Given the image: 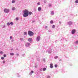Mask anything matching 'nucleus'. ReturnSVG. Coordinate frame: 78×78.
Returning a JSON list of instances; mask_svg holds the SVG:
<instances>
[{"label": "nucleus", "instance_id": "1", "mask_svg": "<svg viewBox=\"0 0 78 78\" xmlns=\"http://www.w3.org/2000/svg\"><path fill=\"white\" fill-rule=\"evenodd\" d=\"M24 14L23 15V17H26L27 16H28V15L29 14V12L28 10L27 9H25L24 10L23 12Z\"/></svg>", "mask_w": 78, "mask_h": 78}, {"label": "nucleus", "instance_id": "2", "mask_svg": "<svg viewBox=\"0 0 78 78\" xmlns=\"http://www.w3.org/2000/svg\"><path fill=\"white\" fill-rule=\"evenodd\" d=\"M28 34L30 36H32L34 34V33L33 32L30 30L28 31Z\"/></svg>", "mask_w": 78, "mask_h": 78}, {"label": "nucleus", "instance_id": "3", "mask_svg": "<svg viewBox=\"0 0 78 78\" xmlns=\"http://www.w3.org/2000/svg\"><path fill=\"white\" fill-rule=\"evenodd\" d=\"M4 11L5 12H8L9 11V9H4Z\"/></svg>", "mask_w": 78, "mask_h": 78}, {"label": "nucleus", "instance_id": "4", "mask_svg": "<svg viewBox=\"0 0 78 78\" xmlns=\"http://www.w3.org/2000/svg\"><path fill=\"white\" fill-rule=\"evenodd\" d=\"M75 32H76V30L75 29H73L72 30V34H73L75 33Z\"/></svg>", "mask_w": 78, "mask_h": 78}, {"label": "nucleus", "instance_id": "5", "mask_svg": "<svg viewBox=\"0 0 78 78\" xmlns=\"http://www.w3.org/2000/svg\"><path fill=\"white\" fill-rule=\"evenodd\" d=\"M29 45H30V44L28 43H27L26 44V47H28V46H29Z\"/></svg>", "mask_w": 78, "mask_h": 78}, {"label": "nucleus", "instance_id": "6", "mask_svg": "<svg viewBox=\"0 0 78 78\" xmlns=\"http://www.w3.org/2000/svg\"><path fill=\"white\" fill-rule=\"evenodd\" d=\"M37 41H39L40 40V37H37Z\"/></svg>", "mask_w": 78, "mask_h": 78}, {"label": "nucleus", "instance_id": "7", "mask_svg": "<svg viewBox=\"0 0 78 78\" xmlns=\"http://www.w3.org/2000/svg\"><path fill=\"white\" fill-rule=\"evenodd\" d=\"M42 8L41 7H39L38 8V9L39 11H41Z\"/></svg>", "mask_w": 78, "mask_h": 78}, {"label": "nucleus", "instance_id": "8", "mask_svg": "<svg viewBox=\"0 0 78 78\" xmlns=\"http://www.w3.org/2000/svg\"><path fill=\"white\" fill-rule=\"evenodd\" d=\"M32 40H33V39L31 38H29L28 39V41H32Z\"/></svg>", "mask_w": 78, "mask_h": 78}, {"label": "nucleus", "instance_id": "9", "mask_svg": "<svg viewBox=\"0 0 78 78\" xmlns=\"http://www.w3.org/2000/svg\"><path fill=\"white\" fill-rule=\"evenodd\" d=\"M53 64L51 63V64H50V68H53Z\"/></svg>", "mask_w": 78, "mask_h": 78}, {"label": "nucleus", "instance_id": "10", "mask_svg": "<svg viewBox=\"0 0 78 78\" xmlns=\"http://www.w3.org/2000/svg\"><path fill=\"white\" fill-rule=\"evenodd\" d=\"M43 71H45V70H46V68H44L43 69Z\"/></svg>", "mask_w": 78, "mask_h": 78}, {"label": "nucleus", "instance_id": "11", "mask_svg": "<svg viewBox=\"0 0 78 78\" xmlns=\"http://www.w3.org/2000/svg\"><path fill=\"white\" fill-rule=\"evenodd\" d=\"M10 55H11V56H13V55H14V53H10Z\"/></svg>", "mask_w": 78, "mask_h": 78}, {"label": "nucleus", "instance_id": "12", "mask_svg": "<svg viewBox=\"0 0 78 78\" xmlns=\"http://www.w3.org/2000/svg\"><path fill=\"white\" fill-rule=\"evenodd\" d=\"M50 23L51 24L53 23V21L52 20H51L50 21Z\"/></svg>", "mask_w": 78, "mask_h": 78}, {"label": "nucleus", "instance_id": "13", "mask_svg": "<svg viewBox=\"0 0 78 78\" xmlns=\"http://www.w3.org/2000/svg\"><path fill=\"white\" fill-rule=\"evenodd\" d=\"M29 14H30V15H31V14H32V12H30Z\"/></svg>", "mask_w": 78, "mask_h": 78}, {"label": "nucleus", "instance_id": "14", "mask_svg": "<svg viewBox=\"0 0 78 78\" xmlns=\"http://www.w3.org/2000/svg\"><path fill=\"white\" fill-rule=\"evenodd\" d=\"M7 25L8 26H9V25H10V23H7Z\"/></svg>", "mask_w": 78, "mask_h": 78}, {"label": "nucleus", "instance_id": "15", "mask_svg": "<svg viewBox=\"0 0 78 78\" xmlns=\"http://www.w3.org/2000/svg\"><path fill=\"white\" fill-rule=\"evenodd\" d=\"M75 3H78V0H76L75 1Z\"/></svg>", "mask_w": 78, "mask_h": 78}, {"label": "nucleus", "instance_id": "16", "mask_svg": "<svg viewBox=\"0 0 78 78\" xmlns=\"http://www.w3.org/2000/svg\"><path fill=\"white\" fill-rule=\"evenodd\" d=\"M16 9V8L15 7L12 8V10H15Z\"/></svg>", "mask_w": 78, "mask_h": 78}, {"label": "nucleus", "instance_id": "17", "mask_svg": "<svg viewBox=\"0 0 78 78\" xmlns=\"http://www.w3.org/2000/svg\"><path fill=\"white\" fill-rule=\"evenodd\" d=\"M51 14H52V15H53V14H54V12H51Z\"/></svg>", "mask_w": 78, "mask_h": 78}, {"label": "nucleus", "instance_id": "18", "mask_svg": "<svg viewBox=\"0 0 78 78\" xmlns=\"http://www.w3.org/2000/svg\"><path fill=\"white\" fill-rule=\"evenodd\" d=\"M12 3H15V1L14 0H13L12 1Z\"/></svg>", "mask_w": 78, "mask_h": 78}, {"label": "nucleus", "instance_id": "19", "mask_svg": "<svg viewBox=\"0 0 78 78\" xmlns=\"http://www.w3.org/2000/svg\"><path fill=\"white\" fill-rule=\"evenodd\" d=\"M15 19L16 20H19V18H16Z\"/></svg>", "mask_w": 78, "mask_h": 78}, {"label": "nucleus", "instance_id": "20", "mask_svg": "<svg viewBox=\"0 0 78 78\" xmlns=\"http://www.w3.org/2000/svg\"><path fill=\"white\" fill-rule=\"evenodd\" d=\"M55 27V25H53L52 26V28H54Z\"/></svg>", "mask_w": 78, "mask_h": 78}, {"label": "nucleus", "instance_id": "21", "mask_svg": "<svg viewBox=\"0 0 78 78\" xmlns=\"http://www.w3.org/2000/svg\"><path fill=\"white\" fill-rule=\"evenodd\" d=\"M58 58V56H56L55 57V58L56 59V58Z\"/></svg>", "mask_w": 78, "mask_h": 78}, {"label": "nucleus", "instance_id": "22", "mask_svg": "<svg viewBox=\"0 0 78 78\" xmlns=\"http://www.w3.org/2000/svg\"><path fill=\"white\" fill-rule=\"evenodd\" d=\"M0 53L1 54H3V52H2V51H1V52H0Z\"/></svg>", "mask_w": 78, "mask_h": 78}, {"label": "nucleus", "instance_id": "23", "mask_svg": "<svg viewBox=\"0 0 78 78\" xmlns=\"http://www.w3.org/2000/svg\"><path fill=\"white\" fill-rule=\"evenodd\" d=\"M6 55H4V58H5V57H6Z\"/></svg>", "mask_w": 78, "mask_h": 78}, {"label": "nucleus", "instance_id": "24", "mask_svg": "<svg viewBox=\"0 0 78 78\" xmlns=\"http://www.w3.org/2000/svg\"><path fill=\"white\" fill-rule=\"evenodd\" d=\"M58 67V65H55V67Z\"/></svg>", "mask_w": 78, "mask_h": 78}, {"label": "nucleus", "instance_id": "25", "mask_svg": "<svg viewBox=\"0 0 78 78\" xmlns=\"http://www.w3.org/2000/svg\"><path fill=\"white\" fill-rule=\"evenodd\" d=\"M40 2H38L37 3V5H40Z\"/></svg>", "mask_w": 78, "mask_h": 78}, {"label": "nucleus", "instance_id": "26", "mask_svg": "<svg viewBox=\"0 0 78 78\" xmlns=\"http://www.w3.org/2000/svg\"><path fill=\"white\" fill-rule=\"evenodd\" d=\"M1 59H4V57H2L1 58Z\"/></svg>", "mask_w": 78, "mask_h": 78}, {"label": "nucleus", "instance_id": "27", "mask_svg": "<svg viewBox=\"0 0 78 78\" xmlns=\"http://www.w3.org/2000/svg\"><path fill=\"white\" fill-rule=\"evenodd\" d=\"M10 24H11V25H13V23L11 22L10 23Z\"/></svg>", "mask_w": 78, "mask_h": 78}, {"label": "nucleus", "instance_id": "28", "mask_svg": "<svg viewBox=\"0 0 78 78\" xmlns=\"http://www.w3.org/2000/svg\"><path fill=\"white\" fill-rule=\"evenodd\" d=\"M5 61H3V64H4V63H5Z\"/></svg>", "mask_w": 78, "mask_h": 78}, {"label": "nucleus", "instance_id": "29", "mask_svg": "<svg viewBox=\"0 0 78 78\" xmlns=\"http://www.w3.org/2000/svg\"><path fill=\"white\" fill-rule=\"evenodd\" d=\"M31 73H34V71H31Z\"/></svg>", "mask_w": 78, "mask_h": 78}, {"label": "nucleus", "instance_id": "30", "mask_svg": "<svg viewBox=\"0 0 78 78\" xmlns=\"http://www.w3.org/2000/svg\"><path fill=\"white\" fill-rule=\"evenodd\" d=\"M24 34L25 35H27V32H24Z\"/></svg>", "mask_w": 78, "mask_h": 78}, {"label": "nucleus", "instance_id": "31", "mask_svg": "<svg viewBox=\"0 0 78 78\" xmlns=\"http://www.w3.org/2000/svg\"><path fill=\"white\" fill-rule=\"evenodd\" d=\"M20 40H21V41H23V38H21L20 39Z\"/></svg>", "mask_w": 78, "mask_h": 78}, {"label": "nucleus", "instance_id": "32", "mask_svg": "<svg viewBox=\"0 0 78 78\" xmlns=\"http://www.w3.org/2000/svg\"><path fill=\"white\" fill-rule=\"evenodd\" d=\"M12 37L11 36L10 37V39H12Z\"/></svg>", "mask_w": 78, "mask_h": 78}, {"label": "nucleus", "instance_id": "33", "mask_svg": "<svg viewBox=\"0 0 78 78\" xmlns=\"http://www.w3.org/2000/svg\"><path fill=\"white\" fill-rule=\"evenodd\" d=\"M76 44H78V41H76Z\"/></svg>", "mask_w": 78, "mask_h": 78}, {"label": "nucleus", "instance_id": "34", "mask_svg": "<svg viewBox=\"0 0 78 78\" xmlns=\"http://www.w3.org/2000/svg\"><path fill=\"white\" fill-rule=\"evenodd\" d=\"M45 28H47V26H46V27H45Z\"/></svg>", "mask_w": 78, "mask_h": 78}, {"label": "nucleus", "instance_id": "35", "mask_svg": "<svg viewBox=\"0 0 78 78\" xmlns=\"http://www.w3.org/2000/svg\"><path fill=\"white\" fill-rule=\"evenodd\" d=\"M48 78H50V77L49 76H48Z\"/></svg>", "mask_w": 78, "mask_h": 78}, {"label": "nucleus", "instance_id": "36", "mask_svg": "<svg viewBox=\"0 0 78 78\" xmlns=\"http://www.w3.org/2000/svg\"><path fill=\"white\" fill-rule=\"evenodd\" d=\"M49 6H51V5H49Z\"/></svg>", "mask_w": 78, "mask_h": 78}]
</instances>
